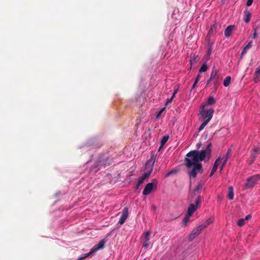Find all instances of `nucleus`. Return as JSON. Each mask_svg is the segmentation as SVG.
Returning <instances> with one entry per match:
<instances>
[{
	"label": "nucleus",
	"instance_id": "f257e3e1",
	"mask_svg": "<svg viewBox=\"0 0 260 260\" xmlns=\"http://www.w3.org/2000/svg\"><path fill=\"white\" fill-rule=\"evenodd\" d=\"M211 144H209L205 149L201 151L193 150L189 152L185 159V166L189 170L188 175L190 178H194L198 174H201L203 167L201 162L208 161L211 155Z\"/></svg>",
	"mask_w": 260,
	"mask_h": 260
},
{
	"label": "nucleus",
	"instance_id": "f03ea898",
	"mask_svg": "<svg viewBox=\"0 0 260 260\" xmlns=\"http://www.w3.org/2000/svg\"><path fill=\"white\" fill-rule=\"evenodd\" d=\"M214 110L212 108H205L204 106H201L200 109V117L202 119V122L198 128L201 132L207 125L213 117Z\"/></svg>",
	"mask_w": 260,
	"mask_h": 260
},
{
	"label": "nucleus",
	"instance_id": "7ed1b4c3",
	"mask_svg": "<svg viewBox=\"0 0 260 260\" xmlns=\"http://www.w3.org/2000/svg\"><path fill=\"white\" fill-rule=\"evenodd\" d=\"M260 180V175L255 174L248 177L244 185L245 189L252 188Z\"/></svg>",
	"mask_w": 260,
	"mask_h": 260
},
{
	"label": "nucleus",
	"instance_id": "20e7f679",
	"mask_svg": "<svg viewBox=\"0 0 260 260\" xmlns=\"http://www.w3.org/2000/svg\"><path fill=\"white\" fill-rule=\"evenodd\" d=\"M218 70L215 67L212 68L210 77L207 82V84L212 81L215 87H217L219 85V76L218 74Z\"/></svg>",
	"mask_w": 260,
	"mask_h": 260
},
{
	"label": "nucleus",
	"instance_id": "39448f33",
	"mask_svg": "<svg viewBox=\"0 0 260 260\" xmlns=\"http://www.w3.org/2000/svg\"><path fill=\"white\" fill-rule=\"evenodd\" d=\"M157 184V182L155 179H153L151 182L148 183L143 191V195L149 194L153 190L156 188Z\"/></svg>",
	"mask_w": 260,
	"mask_h": 260
},
{
	"label": "nucleus",
	"instance_id": "423d86ee",
	"mask_svg": "<svg viewBox=\"0 0 260 260\" xmlns=\"http://www.w3.org/2000/svg\"><path fill=\"white\" fill-rule=\"evenodd\" d=\"M201 202V197L200 196H198L197 197L196 203L194 204H191L189 205L187 213L189 214V215L192 216L194 212L197 210V209L199 207V205Z\"/></svg>",
	"mask_w": 260,
	"mask_h": 260
},
{
	"label": "nucleus",
	"instance_id": "0eeeda50",
	"mask_svg": "<svg viewBox=\"0 0 260 260\" xmlns=\"http://www.w3.org/2000/svg\"><path fill=\"white\" fill-rule=\"evenodd\" d=\"M203 230L201 228V226H200V225L198 226L196 228H194L189 236V240L190 241H192L196 237L198 236L201 234Z\"/></svg>",
	"mask_w": 260,
	"mask_h": 260
},
{
	"label": "nucleus",
	"instance_id": "6e6552de",
	"mask_svg": "<svg viewBox=\"0 0 260 260\" xmlns=\"http://www.w3.org/2000/svg\"><path fill=\"white\" fill-rule=\"evenodd\" d=\"M231 153V148H229L226 154L223 155L222 157L221 156V165L220 167V173H221L224 167L225 166L229 158V156Z\"/></svg>",
	"mask_w": 260,
	"mask_h": 260
},
{
	"label": "nucleus",
	"instance_id": "1a4fd4ad",
	"mask_svg": "<svg viewBox=\"0 0 260 260\" xmlns=\"http://www.w3.org/2000/svg\"><path fill=\"white\" fill-rule=\"evenodd\" d=\"M152 169V166L151 167L150 171L144 173V174L141 177L139 178L137 184V187L140 186L145 180H147L149 177L150 174L151 173Z\"/></svg>",
	"mask_w": 260,
	"mask_h": 260
},
{
	"label": "nucleus",
	"instance_id": "9d476101",
	"mask_svg": "<svg viewBox=\"0 0 260 260\" xmlns=\"http://www.w3.org/2000/svg\"><path fill=\"white\" fill-rule=\"evenodd\" d=\"M128 216V210L127 207H125L122 211V215L120 218L118 223L120 224L124 223Z\"/></svg>",
	"mask_w": 260,
	"mask_h": 260
},
{
	"label": "nucleus",
	"instance_id": "9b49d317",
	"mask_svg": "<svg viewBox=\"0 0 260 260\" xmlns=\"http://www.w3.org/2000/svg\"><path fill=\"white\" fill-rule=\"evenodd\" d=\"M215 104V100L213 96H209L205 102L202 103L201 106H204L205 108H209L208 106Z\"/></svg>",
	"mask_w": 260,
	"mask_h": 260
},
{
	"label": "nucleus",
	"instance_id": "f8f14e48",
	"mask_svg": "<svg viewBox=\"0 0 260 260\" xmlns=\"http://www.w3.org/2000/svg\"><path fill=\"white\" fill-rule=\"evenodd\" d=\"M106 241L105 240H102L101 241L99 242V243L95 245L92 249V252H95L96 251L102 249L104 248V245L105 244Z\"/></svg>",
	"mask_w": 260,
	"mask_h": 260
},
{
	"label": "nucleus",
	"instance_id": "ddd939ff",
	"mask_svg": "<svg viewBox=\"0 0 260 260\" xmlns=\"http://www.w3.org/2000/svg\"><path fill=\"white\" fill-rule=\"evenodd\" d=\"M214 221V217L213 216L210 217L203 224L200 225V226H201V228L204 230L207 228L210 224L213 223Z\"/></svg>",
	"mask_w": 260,
	"mask_h": 260
},
{
	"label": "nucleus",
	"instance_id": "4468645a",
	"mask_svg": "<svg viewBox=\"0 0 260 260\" xmlns=\"http://www.w3.org/2000/svg\"><path fill=\"white\" fill-rule=\"evenodd\" d=\"M235 27L234 25H231L225 28L224 30V36L225 38H228L231 36Z\"/></svg>",
	"mask_w": 260,
	"mask_h": 260
},
{
	"label": "nucleus",
	"instance_id": "2eb2a0df",
	"mask_svg": "<svg viewBox=\"0 0 260 260\" xmlns=\"http://www.w3.org/2000/svg\"><path fill=\"white\" fill-rule=\"evenodd\" d=\"M253 80L255 83L260 82V65L258 66V67L256 69L254 75Z\"/></svg>",
	"mask_w": 260,
	"mask_h": 260
},
{
	"label": "nucleus",
	"instance_id": "dca6fc26",
	"mask_svg": "<svg viewBox=\"0 0 260 260\" xmlns=\"http://www.w3.org/2000/svg\"><path fill=\"white\" fill-rule=\"evenodd\" d=\"M244 14H245V17L244 19V21L245 22L248 23L250 21V18L251 16V14L249 10H248L247 9H246L244 11Z\"/></svg>",
	"mask_w": 260,
	"mask_h": 260
},
{
	"label": "nucleus",
	"instance_id": "f3484780",
	"mask_svg": "<svg viewBox=\"0 0 260 260\" xmlns=\"http://www.w3.org/2000/svg\"><path fill=\"white\" fill-rule=\"evenodd\" d=\"M212 44L211 43H209L208 44V50L207 51L206 57V61H207L210 59V57L212 53Z\"/></svg>",
	"mask_w": 260,
	"mask_h": 260
},
{
	"label": "nucleus",
	"instance_id": "a211bd4d",
	"mask_svg": "<svg viewBox=\"0 0 260 260\" xmlns=\"http://www.w3.org/2000/svg\"><path fill=\"white\" fill-rule=\"evenodd\" d=\"M252 42L250 41L243 48L242 51L241 55L243 56L252 46Z\"/></svg>",
	"mask_w": 260,
	"mask_h": 260
},
{
	"label": "nucleus",
	"instance_id": "6ab92c4d",
	"mask_svg": "<svg viewBox=\"0 0 260 260\" xmlns=\"http://www.w3.org/2000/svg\"><path fill=\"white\" fill-rule=\"evenodd\" d=\"M234 189L232 186H230L228 188V198L230 200H232L234 199Z\"/></svg>",
	"mask_w": 260,
	"mask_h": 260
},
{
	"label": "nucleus",
	"instance_id": "aec40b11",
	"mask_svg": "<svg viewBox=\"0 0 260 260\" xmlns=\"http://www.w3.org/2000/svg\"><path fill=\"white\" fill-rule=\"evenodd\" d=\"M258 150L257 148H254L252 150V152L251 153V157L252 158V161H254V160L257 157V154H258Z\"/></svg>",
	"mask_w": 260,
	"mask_h": 260
},
{
	"label": "nucleus",
	"instance_id": "412c9836",
	"mask_svg": "<svg viewBox=\"0 0 260 260\" xmlns=\"http://www.w3.org/2000/svg\"><path fill=\"white\" fill-rule=\"evenodd\" d=\"M231 78L230 76H227L223 81V85L225 87H228L230 84Z\"/></svg>",
	"mask_w": 260,
	"mask_h": 260
},
{
	"label": "nucleus",
	"instance_id": "4be33fe9",
	"mask_svg": "<svg viewBox=\"0 0 260 260\" xmlns=\"http://www.w3.org/2000/svg\"><path fill=\"white\" fill-rule=\"evenodd\" d=\"M151 235V232L150 231H147L144 233L143 235V238H144V241H149L150 238L149 237Z\"/></svg>",
	"mask_w": 260,
	"mask_h": 260
},
{
	"label": "nucleus",
	"instance_id": "5701e85b",
	"mask_svg": "<svg viewBox=\"0 0 260 260\" xmlns=\"http://www.w3.org/2000/svg\"><path fill=\"white\" fill-rule=\"evenodd\" d=\"M207 61H206L202 66L201 68H200L199 70V73H201L202 72H205L207 71L208 70V67L207 65Z\"/></svg>",
	"mask_w": 260,
	"mask_h": 260
},
{
	"label": "nucleus",
	"instance_id": "b1692460",
	"mask_svg": "<svg viewBox=\"0 0 260 260\" xmlns=\"http://www.w3.org/2000/svg\"><path fill=\"white\" fill-rule=\"evenodd\" d=\"M93 253V252H92V250L91 249L90 251L88 253H85V254L81 255V256H80L77 260H81L83 258H86V257H88L90 255L92 254Z\"/></svg>",
	"mask_w": 260,
	"mask_h": 260
},
{
	"label": "nucleus",
	"instance_id": "393cba45",
	"mask_svg": "<svg viewBox=\"0 0 260 260\" xmlns=\"http://www.w3.org/2000/svg\"><path fill=\"white\" fill-rule=\"evenodd\" d=\"M169 139V136H164L161 140V146L159 148V149H160L161 147H162L168 141Z\"/></svg>",
	"mask_w": 260,
	"mask_h": 260
},
{
	"label": "nucleus",
	"instance_id": "a878e982",
	"mask_svg": "<svg viewBox=\"0 0 260 260\" xmlns=\"http://www.w3.org/2000/svg\"><path fill=\"white\" fill-rule=\"evenodd\" d=\"M198 58V56L196 54H193L191 56L190 60V63L191 64L195 63L197 61Z\"/></svg>",
	"mask_w": 260,
	"mask_h": 260
},
{
	"label": "nucleus",
	"instance_id": "bb28decb",
	"mask_svg": "<svg viewBox=\"0 0 260 260\" xmlns=\"http://www.w3.org/2000/svg\"><path fill=\"white\" fill-rule=\"evenodd\" d=\"M221 165V156H219L217 159L215 160V161L214 163L213 166L215 167L216 168H218V167Z\"/></svg>",
	"mask_w": 260,
	"mask_h": 260
},
{
	"label": "nucleus",
	"instance_id": "cd10ccee",
	"mask_svg": "<svg viewBox=\"0 0 260 260\" xmlns=\"http://www.w3.org/2000/svg\"><path fill=\"white\" fill-rule=\"evenodd\" d=\"M165 108H162L160 110H159L158 111L156 112L155 116L156 119H158L160 116L161 115V113L163 112V111L165 110Z\"/></svg>",
	"mask_w": 260,
	"mask_h": 260
},
{
	"label": "nucleus",
	"instance_id": "c85d7f7f",
	"mask_svg": "<svg viewBox=\"0 0 260 260\" xmlns=\"http://www.w3.org/2000/svg\"><path fill=\"white\" fill-rule=\"evenodd\" d=\"M191 216H192L189 215L188 214L186 213L185 216L184 217V218L183 219V222L186 225V223L189 221L190 217Z\"/></svg>",
	"mask_w": 260,
	"mask_h": 260
},
{
	"label": "nucleus",
	"instance_id": "c756f323",
	"mask_svg": "<svg viewBox=\"0 0 260 260\" xmlns=\"http://www.w3.org/2000/svg\"><path fill=\"white\" fill-rule=\"evenodd\" d=\"M245 224V219H244V218H241L239 219L237 222V225L239 226H242Z\"/></svg>",
	"mask_w": 260,
	"mask_h": 260
},
{
	"label": "nucleus",
	"instance_id": "7c9ffc66",
	"mask_svg": "<svg viewBox=\"0 0 260 260\" xmlns=\"http://www.w3.org/2000/svg\"><path fill=\"white\" fill-rule=\"evenodd\" d=\"M217 168H216L214 166H213L211 172L210 174V177H211L213 174L215 173V172L216 171Z\"/></svg>",
	"mask_w": 260,
	"mask_h": 260
},
{
	"label": "nucleus",
	"instance_id": "2f4dec72",
	"mask_svg": "<svg viewBox=\"0 0 260 260\" xmlns=\"http://www.w3.org/2000/svg\"><path fill=\"white\" fill-rule=\"evenodd\" d=\"M149 245V241H144L143 246L145 248H147Z\"/></svg>",
	"mask_w": 260,
	"mask_h": 260
},
{
	"label": "nucleus",
	"instance_id": "473e14b6",
	"mask_svg": "<svg viewBox=\"0 0 260 260\" xmlns=\"http://www.w3.org/2000/svg\"><path fill=\"white\" fill-rule=\"evenodd\" d=\"M257 37L256 29H254L253 30V34L252 35L253 39H255Z\"/></svg>",
	"mask_w": 260,
	"mask_h": 260
},
{
	"label": "nucleus",
	"instance_id": "72a5a7b5",
	"mask_svg": "<svg viewBox=\"0 0 260 260\" xmlns=\"http://www.w3.org/2000/svg\"><path fill=\"white\" fill-rule=\"evenodd\" d=\"M202 188V185L201 184H199L195 188L194 192L198 191L201 190Z\"/></svg>",
	"mask_w": 260,
	"mask_h": 260
},
{
	"label": "nucleus",
	"instance_id": "f704fd0d",
	"mask_svg": "<svg viewBox=\"0 0 260 260\" xmlns=\"http://www.w3.org/2000/svg\"><path fill=\"white\" fill-rule=\"evenodd\" d=\"M253 1V0H248L246 3V5L247 6H250L252 4Z\"/></svg>",
	"mask_w": 260,
	"mask_h": 260
},
{
	"label": "nucleus",
	"instance_id": "c9c22d12",
	"mask_svg": "<svg viewBox=\"0 0 260 260\" xmlns=\"http://www.w3.org/2000/svg\"><path fill=\"white\" fill-rule=\"evenodd\" d=\"M200 78H201V75H200V73H199V74L198 75L194 82L198 83V82H199V81L200 79Z\"/></svg>",
	"mask_w": 260,
	"mask_h": 260
},
{
	"label": "nucleus",
	"instance_id": "e433bc0d",
	"mask_svg": "<svg viewBox=\"0 0 260 260\" xmlns=\"http://www.w3.org/2000/svg\"><path fill=\"white\" fill-rule=\"evenodd\" d=\"M177 92H178V89H177L176 90H175L174 91L173 95L171 97L174 99L175 97V95H176V93H177Z\"/></svg>",
	"mask_w": 260,
	"mask_h": 260
},
{
	"label": "nucleus",
	"instance_id": "4c0bfd02",
	"mask_svg": "<svg viewBox=\"0 0 260 260\" xmlns=\"http://www.w3.org/2000/svg\"><path fill=\"white\" fill-rule=\"evenodd\" d=\"M173 100V98H172V97L170 99H168L166 102V105L170 103Z\"/></svg>",
	"mask_w": 260,
	"mask_h": 260
},
{
	"label": "nucleus",
	"instance_id": "58836bf2",
	"mask_svg": "<svg viewBox=\"0 0 260 260\" xmlns=\"http://www.w3.org/2000/svg\"><path fill=\"white\" fill-rule=\"evenodd\" d=\"M251 218V215L250 214L249 215H247L245 218H244V219H245V221L246 220H248L249 219H250Z\"/></svg>",
	"mask_w": 260,
	"mask_h": 260
},
{
	"label": "nucleus",
	"instance_id": "ea45409f",
	"mask_svg": "<svg viewBox=\"0 0 260 260\" xmlns=\"http://www.w3.org/2000/svg\"><path fill=\"white\" fill-rule=\"evenodd\" d=\"M197 83L196 82H194V83L193 84V85H192V87H191V90L193 89L194 88H195L196 86V85H197Z\"/></svg>",
	"mask_w": 260,
	"mask_h": 260
},
{
	"label": "nucleus",
	"instance_id": "a19ab883",
	"mask_svg": "<svg viewBox=\"0 0 260 260\" xmlns=\"http://www.w3.org/2000/svg\"><path fill=\"white\" fill-rule=\"evenodd\" d=\"M201 143H198L197 145V148H200V147H201Z\"/></svg>",
	"mask_w": 260,
	"mask_h": 260
},
{
	"label": "nucleus",
	"instance_id": "79ce46f5",
	"mask_svg": "<svg viewBox=\"0 0 260 260\" xmlns=\"http://www.w3.org/2000/svg\"><path fill=\"white\" fill-rule=\"evenodd\" d=\"M174 173V171H171V172H170L167 175V176H169L172 174H173Z\"/></svg>",
	"mask_w": 260,
	"mask_h": 260
},
{
	"label": "nucleus",
	"instance_id": "37998d69",
	"mask_svg": "<svg viewBox=\"0 0 260 260\" xmlns=\"http://www.w3.org/2000/svg\"><path fill=\"white\" fill-rule=\"evenodd\" d=\"M213 27H214V25H213V26H212V27H211L210 28V29H211V30H212V29H213Z\"/></svg>",
	"mask_w": 260,
	"mask_h": 260
}]
</instances>
